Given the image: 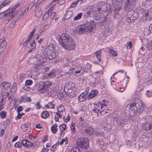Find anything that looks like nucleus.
Listing matches in <instances>:
<instances>
[{"label": "nucleus", "mask_w": 152, "mask_h": 152, "mask_svg": "<svg viewBox=\"0 0 152 152\" xmlns=\"http://www.w3.org/2000/svg\"><path fill=\"white\" fill-rule=\"evenodd\" d=\"M82 15L83 14L82 13H78L77 16L75 17L74 18V20H76L80 19L81 18Z\"/></svg>", "instance_id": "32"}, {"label": "nucleus", "mask_w": 152, "mask_h": 152, "mask_svg": "<svg viewBox=\"0 0 152 152\" xmlns=\"http://www.w3.org/2000/svg\"><path fill=\"white\" fill-rule=\"evenodd\" d=\"M10 2V1L9 0H6L3 1L2 3L3 6H6L8 3Z\"/></svg>", "instance_id": "49"}, {"label": "nucleus", "mask_w": 152, "mask_h": 152, "mask_svg": "<svg viewBox=\"0 0 152 152\" xmlns=\"http://www.w3.org/2000/svg\"><path fill=\"white\" fill-rule=\"evenodd\" d=\"M48 104L49 105L50 108H54V105L52 103V102L48 103Z\"/></svg>", "instance_id": "63"}, {"label": "nucleus", "mask_w": 152, "mask_h": 152, "mask_svg": "<svg viewBox=\"0 0 152 152\" xmlns=\"http://www.w3.org/2000/svg\"><path fill=\"white\" fill-rule=\"evenodd\" d=\"M86 27L87 30L88 32L91 31L96 26V25L93 20H90L86 21V23L84 24Z\"/></svg>", "instance_id": "7"}, {"label": "nucleus", "mask_w": 152, "mask_h": 152, "mask_svg": "<svg viewBox=\"0 0 152 152\" xmlns=\"http://www.w3.org/2000/svg\"><path fill=\"white\" fill-rule=\"evenodd\" d=\"M56 14L54 12L51 13L50 15V18L51 19L53 20L54 18L56 17Z\"/></svg>", "instance_id": "54"}, {"label": "nucleus", "mask_w": 152, "mask_h": 152, "mask_svg": "<svg viewBox=\"0 0 152 152\" xmlns=\"http://www.w3.org/2000/svg\"><path fill=\"white\" fill-rule=\"evenodd\" d=\"M42 12L41 9L39 8L36 11L35 15L38 18L40 17L41 15Z\"/></svg>", "instance_id": "24"}, {"label": "nucleus", "mask_w": 152, "mask_h": 152, "mask_svg": "<svg viewBox=\"0 0 152 152\" xmlns=\"http://www.w3.org/2000/svg\"><path fill=\"white\" fill-rule=\"evenodd\" d=\"M73 68V71H74L75 72V75L77 76V74L80 73L81 74H80L79 75H81L83 74V71L82 70V68L81 67L77 66Z\"/></svg>", "instance_id": "15"}, {"label": "nucleus", "mask_w": 152, "mask_h": 152, "mask_svg": "<svg viewBox=\"0 0 152 152\" xmlns=\"http://www.w3.org/2000/svg\"><path fill=\"white\" fill-rule=\"evenodd\" d=\"M26 77V75L24 74H22L20 75L19 78L21 80L20 82H22L23 80L25 79Z\"/></svg>", "instance_id": "38"}, {"label": "nucleus", "mask_w": 152, "mask_h": 152, "mask_svg": "<svg viewBox=\"0 0 152 152\" xmlns=\"http://www.w3.org/2000/svg\"><path fill=\"white\" fill-rule=\"evenodd\" d=\"M50 12L48 11H47L45 14L42 18V20H46L49 16Z\"/></svg>", "instance_id": "36"}, {"label": "nucleus", "mask_w": 152, "mask_h": 152, "mask_svg": "<svg viewBox=\"0 0 152 152\" xmlns=\"http://www.w3.org/2000/svg\"><path fill=\"white\" fill-rule=\"evenodd\" d=\"M84 130L86 132L90 134L92 133L93 129H92L91 127H88L85 129Z\"/></svg>", "instance_id": "29"}, {"label": "nucleus", "mask_w": 152, "mask_h": 152, "mask_svg": "<svg viewBox=\"0 0 152 152\" xmlns=\"http://www.w3.org/2000/svg\"><path fill=\"white\" fill-rule=\"evenodd\" d=\"M22 146L21 144L19 142H16L15 145V148L20 147Z\"/></svg>", "instance_id": "51"}, {"label": "nucleus", "mask_w": 152, "mask_h": 152, "mask_svg": "<svg viewBox=\"0 0 152 152\" xmlns=\"http://www.w3.org/2000/svg\"><path fill=\"white\" fill-rule=\"evenodd\" d=\"M6 112L4 111H2L0 113L1 118H5L6 116Z\"/></svg>", "instance_id": "42"}, {"label": "nucleus", "mask_w": 152, "mask_h": 152, "mask_svg": "<svg viewBox=\"0 0 152 152\" xmlns=\"http://www.w3.org/2000/svg\"><path fill=\"white\" fill-rule=\"evenodd\" d=\"M96 135L99 136H104V133L101 130H98L96 132Z\"/></svg>", "instance_id": "31"}, {"label": "nucleus", "mask_w": 152, "mask_h": 152, "mask_svg": "<svg viewBox=\"0 0 152 152\" xmlns=\"http://www.w3.org/2000/svg\"><path fill=\"white\" fill-rule=\"evenodd\" d=\"M137 15L136 13H134L133 15H131V17L129 16V18H130V21H128V22H131V20H134L137 19Z\"/></svg>", "instance_id": "27"}, {"label": "nucleus", "mask_w": 152, "mask_h": 152, "mask_svg": "<svg viewBox=\"0 0 152 152\" xmlns=\"http://www.w3.org/2000/svg\"><path fill=\"white\" fill-rule=\"evenodd\" d=\"M23 110L22 107L21 106H19L17 108V110L18 113H19L20 111H22Z\"/></svg>", "instance_id": "57"}, {"label": "nucleus", "mask_w": 152, "mask_h": 152, "mask_svg": "<svg viewBox=\"0 0 152 152\" xmlns=\"http://www.w3.org/2000/svg\"><path fill=\"white\" fill-rule=\"evenodd\" d=\"M58 57V54L56 51H53L50 54V55H48V57L45 58L47 60H50L54 58L57 59Z\"/></svg>", "instance_id": "11"}, {"label": "nucleus", "mask_w": 152, "mask_h": 152, "mask_svg": "<svg viewBox=\"0 0 152 152\" xmlns=\"http://www.w3.org/2000/svg\"><path fill=\"white\" fill-rule=\"evenodd\" d=\"M20 4H17L15 6H14L12 9L10 13V9H9L6 10V11H4V12H6L7 13L8 12V14L5 13L4 15L6 18H7L10 17V16H11L12 14H11V13L14 10L19 6Z\"/></svg>", "instance_id": "10"}, {"label": "nucleus", "mask_w": 152, "mask_h": 152, "mask_svg": "<svg viewBox=\"0 0 152 152\" xmlns=\"http://www.w3.org/2000/svg\"><path fill=\"white\" fill-rule=\"evenodd\" d=\"M68 152H80V151L79 149L77 148H73Z\"/></svg>", "instance_id": "35"}, {"label": "nucleus", "mask_w": 152, "mask_h": 152, "mask_svg": "<svg viewBox=\"0 0 152 152\" xmlns=\"http://www.w3.org/2000/svg\"><path fill=\"white\" fill-rule=\"evenodd\" d=\"M58 145L59 143L58 142L55 144L53 146L51 147L50 149L51 150L53 151V152L55 151V150H56L55 148H56L57 146H58Z\"/></svg>", "instance_id": "40"}, {"label": "nucleus", "mask_w": 152, "mask_h": 152, "mask_svg": "<svg viewBox=\"0 0 152 152\" xmlns=\"http://www.w3.org/2000/svg\"><path fill=\"white\" fill-rule=\"evenodd\" d=\"M93 111L94 112L96 113L97 114V116H98L99 114L98 113H99V112H100V113H102V112H104V110L103 111L102 110L100 111L99 109L97 110V108H96V109H94Z\"/></svg>", "instance_id": "45"}, {"label": "nucleus", "mask_w": 152, "mask_h": 152, "mask_svg": "<svg viewBox=\"0 0 152 152\" xmlns=\"http://www.w3.org/2000/svg\"><path fill=\"white\" fill-rule=\"evenodd\" d=\"M11 17V18H10V19H6L5 20H4V22L5 23H7L9 22L10 20L11 19V18L13 17V16L12 15V16H10Z\"/></svg>", "instance_id": "61"}, {"label": "nucleus", "mask_w": 152, "mask_h": 152, "mask_svg": "<svg viewBox=\"0 0 152 152\" xmlns=\"http://www.w3.org/2000/svg\"><path fill=\"white\" fill-rule=\"evenodd\" d=\"M64 142H65V143L66 144L68 142L67 141V138H64V139L61 140L60 141V142H59V144H60V145H61L62 144H63L64 143Z\"/></svg>", "instance_id": "47"}, {"label": "nucleus", "mask_w": 152, "mask_h": 152, "mask_svg": "<svg viewBox=\"0 0 152 152\" xmlns=\"http://www.w3.org/2000/svg\"><path fill=\"white\" fill-rule=\"evenodd\" d=\"M78 2L79 1L77 0L76 1L72 3L71 5V7L73 8L75 7Z\"/></svg>", "instance_id": "48"}, {"label": "nucleus", "mask_w": 152, "mask_h": 152, "mask_svg": "<svg viewBox=\"0 0 152 152\" xmlns=\"http://www.w3.org/2000/svg\"><path fill=\"white\" fill-rule=\"evenodd\" d=\"M6 45V42L4 38L0 39V53H2L4 50Z\"/></svg>", "instance_id": "9"}, {"label": "nucleus", "mask_w": 152, "mask_h": 152, "mask_svg": "<svg viewBox=\"0 0 152 152\" xmlns=\"http://www.w3.org/2000/svg\"><path fill=\"white\" fill-rule=\"evenodd\" d=\"M4 107V104L3 102H0V111L2 110Z\"/></svg>", "instance_id": "60"}, {"label": "nucleus", "mask_w": 152, "mask_h": 152, "mask_svg": "<svg viewBox=\"0 0 152 152\" xmlns=\"http://www.w3.org/2000/svg\"><path fill=\"white\" fill-rule=\"evenodd\" d=\"M136 2L135 0H126L124 7L125 10L126 11L131 10L135 6Z\"/></svg>", "instance_id": "6"}, {"label": "nucleus", "mask_w": 152, "mask_h": 152, "mask_svg": "<svg viewBox=\"0 0 152 152\" xmlns=\"http://www.w3.org/2000/svg\"><path fill=\"white\" fill-rule=\"evenodd\" d=\"M48 76L50 77H53L55 76L54 71H51L48 74Z\"/></svg>", "instance_id": "44"}, {"label": "nucleus", "mask_w": 152, "mask_h": 152, "mask_svg": "<svg viewBox=\"0 0 152 152\" xmlns=\"http://www.w3.org/2000/svg\"><path fill=\"white\" fill-rule=\"evenodd\" d=\"M107 4L104 2H101L99 3L98 6V10L99 11H102L103 12H105L107 10Z\"/></svg>", "instance_id": "12"}, {"label": "nucleus", "mask_w": 152, "mask_h": 152, "mask_svg": "<svg viewBox=\"0 0 152 152\" xmlns=\"http://www.w3.org/2000/svg\"><path fill=\"white\" fill-rule=\"evenodd\" d=\"M55 4L54 5H53L51 7H50L48 11L49 12H51L54 9V7H55Z\"/></svg>", "instance_id": "62"}, {"label": "nucleus", "mask_w": 152, "mask_h": 152, "mask_svg": "<svg viewBox=\"0 0 152 152\" xmlns=\"http://www.w3.org/2000/svg\"><path fill=\"white\" fill-rule=\"evenodd\" d=\"M49 149L46 148H43L41 152H48Z\"/></svg>", "instance_id": "64"}, {"label": "nucleus", "mask_w": 152, "mask_h": 152, "mask_svg": "<svg viewBox=\"0 0 152 152\" xmlns=\"http://www.w3.org/2000/svg\"><path fill=\"white\" fill-rule=\"evenodd\" d=\"M3 96H5V99H6L7 98L9 99H10L13 97V95H10V94L8 92H5L3 93Z\"/></svg>", "instance_id": "25"}, {"label": "nucleus", "mask_w": 152, "mask_h": 152, "mask_svg": "<svg viewBox=\"0 0 152 152\" xmlns=\"http://www.w3.org/2000/svg\"><path fill=\"white\" fill-rule=\"evenodd\" d=\"M77 146L85 149H88L90 148L89 142L87 138H79L76 141Z\"/></svg>", "instance_id": "4"}, {"label": "nucleus", "mask_w": 152, "mask_h": 152, "mask_svg": "<svg viewBox=\"0 0 152 152\" xmlns=\"http://www.w3.org/2000/svg\"><path fill=\"white\" fill-rule=\"evenodd\" d=\"M2 85L4 89H8L10 88L11 84L9 83L5 82L2 83Z\"/></svg>", "instance_id": "22"}, {"label": "nucleus", "mask_w": 152, "mask_h": 152, "mask_svg": "<svg viewBox=\"0 0 152 152\" xmlns=\"http://www.w3.org/2000/svg\"><path fill=\"white\" fill-rule=\"evenodd\" d=\"M52 46L53 45H50L46 48V50H47V53L44 55L45 57L46 58L48 55H50V54L53 51V47Z\"/></svg>", "instance_id": "13"}, {"label": "nucleus", "mask_w": 152, "mask_h": 152, "mask_svg": "<svg viewBox=\"0 0 152 152\" xmlns=\"http://www.w3.org/2000/svg\"><path fill=\"white\" fill-rule=\"evenodd\" d=\"M63 119H64V121L65 122L67 123L68 121H69L70 120V117L69 116H67V118H65V117H64L63 118Z\"/></svg>", "instance_id": "58"}, {"label": "nucleus", "mask_w": 152, "mask_h": 152, "mask_svg": "<svg viewBox=\"0 0 152 152\" xmlns=\"http://www.w3.org/2000/svg\"><path fill=\"white\" fill-rule=\"evenodd\" d=\"M28 127L26 126L25 124H22L21 126V128L22 131L23 132H26L27 129Z\"/></svg>", "instance_id": "33"}, {"label": "nucleus", "mask_w": 152, "mask_h": 152, "mask_svg": "<svg viewBox=\"0 0 152 152\" xmlns=\"http://www.w3.org/2000/svg\"><path fill=\"white\" fill-rule=\"evenodd\" d=\"M145 16L146 17L145 19H152V9H150L147 11L145 13Z\"/></svg>", "instance_id": "17"}, {"label": "nucleus", "mask_w": 152, "mask_h": 152, "mask_svg": "<svg viewBox=\"0 0 152 152\" xmlns=\"http://www.w3.org/2000/svg\"><path fill=\"white\" fill-rule=\"evenodd\" d=\"M57 110L58 112H61L64 110V107L63 105H60L58 108Z\"/></svg>", "instance_id": "41"}, {"label": "nucleus", "mask_w": 152, "mask_h": 152, "mask_svg": "<svg viewBox=\"0 0 152 152\" xmlns=\"http://www.w3.org/2000/svg\"><path fill=\"white\" fill-rule=\"evenodd\" d=\"M35 28L34 29L32 32L30 33V35L28 36V37H30L31 38L33 37L34 35V34L35 32Z\"/></svg>", "instance_id": "52"}, {"label": "nucleus", "mask_w": 152, "mask_h": 152, "mask_svg": "<svg viewBox=\"0 0 152 152\" xmlns=\"http://www.w3.org/2000/svg\"><path fill=\"white\" fill-rule=\"evenodd\" d=\"M101 54L102 53L100 50L96 51V52L95 53L96 58L99 62L101 60Z\"/></svg>", "instance_id": "23"}, {"label": "nucleus", "mask_w": 152, "mask_h": 152, "mask_svg": "<svg viewBox=\"0 0 152 152\" xmlns=\"http://www.w3.org/2000/svg\"><path fill=\"white\" fill-rule=\"evenodd\" d=\"M16 20L12 21L9 25V27L10 28H12L14 27L15 24L16 23Z\"/></svg>", "instance_id": "39"}, {"label": "nucleus", "mask_w": 152, "mask_h": 152, "mask_svg": "<svg viewBox=\"0 0 152 152\" xmlns=\"http://www.w3.org/2000/svg\"><path fill=\"white\" fill-rule=\"evenodd\" d=\"M58 125L56 124H54L51 127V131L53 134H55L58 130Z\"/></svg>", "instance_id": "21"}, {"label": "nucleus", "mask_w": 152, "mask_h": 152, "mask_svg": "<svg viewBox=\"0 0 152 152\" xmlns=\"http://www.w3.org/2000/svg\"><path fill=\"white\" fill-rule=\"evenodd\" d=\"M41 59H40L39 60V62L40 64H42V63H45L46 62V60H47L45 58H44L43 57V58L42 59V58L43 57H41Z\"/></svg>", "instance_id": "46"}, {"label": "nucleus", "mask_w": 152, "mask_h": 152, "mask_svg": "<svg viewBox=\"0 0 152 152\" xmlns=\"http://www.w3.org/2000/svg\"><path fill=\"white\" fill-rule=\"evenodd\" d=\"M73 69L74 68H70L69 71L66 72V74L68 75H72L74 74L75 75V72H74V71H73Z\"/></svg>", "instance_id": "37"}, {"label": "nucleus", "mask_w": 152, "mask_h": 152, "mask_svg": "<svg viewBox=\"0 0 152 152\" xmlns=\"http://www.w3.org/2000/svg\"><path fill=\"white\" fill-rule=\"evenodd\" d=\"M31 101V99L30 97H28L26 95L23 96L21 97V102H29Z\"/></svg>", "instance_id": "20"}, {"label": "nucleus", "mask_w": 152, "mask_h": 152, "mask_svg": "<svg viewBox=\"0 0 152 152\" xmlns=\"http://www.w3.org/2000/svg\"><path fill=\"white\" fill-rule=\"evenodd\" d=\"M94 18L96 20H98L101 19L100 15L97 13H95L94 15Z\"/></svg>", "instance_id": "34"}, {"label": "nucleus", "mask_w": 152, "mask_h": 152, "mask_svg": "<svg viewBox=\"0 0 152 152\" xmlns=\"http://www.w3.org/2000/svg\"><path fill=\"white\" fill-rule=\"evenodd\" d=\"M34 145L33 143L30 142L29 143H27V144L25 145V147L30 148L32 147Z\"/></svg>", "instance_id": "56"}, {"label": "nucleus", "mask_w": 152, "mask_h": 152, "mask_svg": "<svg viewBox=\"0 0 152 152\" xmlns=\"http://www.w3.org/2000/svg\"><path fill=\"white\" fill-rule=\"evenodd\" d=\"M66 124H61L59 126V129L61 131H64L66 129Z\"/></svg>", "instance_id": "30"}, {"label": "nucleus", "mask_w": 152, "mask_h": 152, "mask_svg": "<svg viewBox=\"0 0 152 152\" xmlns=\"http://www.w3.org/2000/svg\"><path fill=\"white\" fill-rule=\"evenodd\" d=\"M48 112L46 111H44L41 115V117L43 118H46L49 116Z\"/></svg>", "instance_id": "28"}, {"label": "nucleus", "mask_w": 152, "mask_h": 152, "mask_svg": "<svg viewBox=\"0 0 152 152\" xmlns=\"http://www.w3.org/2000/svg\"><path fill=\"white\" fill-rule=\"evenodd\" d=\"M86 96L84 93H81L78 96V101L79 102H82L85 100Z\"/></svg>", "instance_id": "19"}, {"label": "nucleus", "mask_w": 152, "mask_h": 152, "mask_svg": "<svg viewBox=\"0 0 152 152\" xmlns=\"http://www.w3.org/2000/svg\"><path fill=\"white\" fill-rule=\"evenodd\" d=\"M142 127L144 130H149L152 128V124L148 122L146 123L143 124Z\"/></svg>", "instance_id": "16"}, {"label": "nucleus", "mask_w": 152, "mask_h": 152, "mask_svg": "<svg viewBox=\"0 0 152 152\" xmlns=\"http://www.w3.org/2000/svg\"><path fill=\"white\" fill-rule=\"evenodd\" d=\"M40 104V102H37L36 104L35 105L37 107V109H40L42 107V105Z\"/></svg>", "instance_id": "53"}, {"label": "nucleus", "mask_w": 152, "mask_h": 152, "mask_svg": "<svg viewBox=\"0 0 152 152\" xmlns=\"http://www.w3.org/2000/svg\"><path fill=\"white\" fill-rule=\"evenodd\" d=\"M65 1V0H58L57 3L60 5H62L64 3Z\"/></svg>", "instance_id": "55"}, {"label": "nucleus", "mask_w": 152, "mask_h": 152, "mask_svg": "<svg viewBox=\"0 0 152 152\" xmlns=\"http://www.w3.org/2000/svg\"><path fill=\"white\" fill-rule=\"evenodd\" d=\"M33 83L32 81L31 80H27L26 81V86H28L31 85Z\"/></svg>", "instance_id": "43"}, {"label": "nucleus", "mask_w": 152, "mask_h": 152, "mask_svg": "<svg viewBox=\"0 0 152 152\" xmlns=\"http://www.w3.org/2000/svg\"><path fill=\"white\" fill-rule=\"evenodd\" d=\"M51 85V84L49 81H46L39 85L38 89L41 93H43L47 91L48 88Z\"/></svg>", "instance_id": "5"}, {"label": "nucleus", "mask_w": 152, "mask_h": 152, "mask_svg": "<svg viewBox=\"0 0 152 152\" xmlns=\"http://www.w3.org/2000/svg\"><path fill=\"white\" fill-rule=\"evenodd\" d=\"M72 15L73 13L72 11H68L65 13L63 18V19L65 20L68 19Z\"/></svg>", "instance_id": "18"}, {"label": "nucleus", "mask_w": 152, "mask_h": 152, "mask_svg": "<svg viewBox=\"0 0 152 152\" xmlns=\"http://www.w3.org/2000/svg\"><path fill=\"white\" fill-rule=\"evenodd\" d=\"M58 42L61 46L68 50H73L76 47L74 39L68 34H63L59 37Z\"/></svg>", "instance_id": "1"}, {"label": "nucleus", "mask_w": 152, "mask_h": 152, "mask_svg": "<svg viewBox=\"0 0 152 152\" xmlns=\"http://www.w3.org/2000/svg\"><path fill=\"white\" fill-rule=\"evenodd\" d=\"M105 101H106V100H103V101H104L103 104H102V103H100V106L101 107V109L102 110V107H103V106H105V107H106L107 106V104H106V103L105 102Z\"/></svg>", "instance_id": "59"}, {"label": "nucleus", "mask_w": 152, "mask_h": 152, "mask_svg": "<svg viewBox=\"0 0 152 152\" xmlns=\"http://www.w3.org/2000/svg\"><path fill=\"white\" fill-rule=\"evenodd\" d=\"M75 84L71 81L68 83V85L66 86L64 88V90L65 91V88L67 89V96L70 98L75 97L76 95V88L75 87Z\"/></svg>", "instance_id": "3"}, {"label": "nucleus", "mask_w": 152, "mask_h": 152, "mask_svg": "<svg viewBox=\"0 0 152 152\" xmlns=\"http://www.w3.org/2000/svg\"><path fill=\"white\" fill-rule=\"evenodd\" d=\"M127 108H126L125 110V114L132 116L130 113H134V115L138 113H141L144 110V106L143 103L141 102L133 103L130 105L129 111H128Z\"/></svg>", "instance_id": "2"}, {"label": "nucleus", "mask_w": 152, "mask_h": 152, "mask_svg": "<svg viewBox=\"0 0 152 152\" xmlns=\"http://www.w3.org/2000/svg\"><path fill=\"white\" fill-rule=\"evenodd\" d=\"M98 94V91L96 90H92L90 93H88L87 98L90 99L96 96Z\"/></svg>", "instance_id": "14"}, {"label": "nucleus", "mask_w": 152, "mask_h": 152, "mask_svg": "<svg viewBox=\"0 0 152 152\" xmlns=\"http://www.w3.org/2000/svg\"><path fill=\"white\" fill-rule=\"evenodd\" d=\"M77 33L79 34H82L85 32H88V31L87 30L86 27L84 24L78 26L76 28Z\"/></svg>", "instance_id": "8"}, {"label": "nucleus", "mask_w": 152, "mask_h": 152, "mask_svg": "<svg viewBox=\"0 0 152 152\" xmlns=\"http://www.w3.org/2000/svg\"><path fill=\"white\" fill-rule=\"evenodd\" d=\"M42 64L40 63L39 64H36L35 66V68L37 69H38L41 68Z\"/></svg>", "instance_id": "50"}, {"label": "nucleus", "mask_w": 152, "mask_h": 152, "mask_svg": "<svg viewBox=\"0 0 152 152\" xmlns=\"http://www.w3.org/2000/svg\"><path fill=\"white\" fill-rule=\"evenodd\" d=\"M108 51L110 53V55L113 56H117V54L114 51L113 49L109 48Z\"/></svg>", "instance_id": "26"}]
</instances>
